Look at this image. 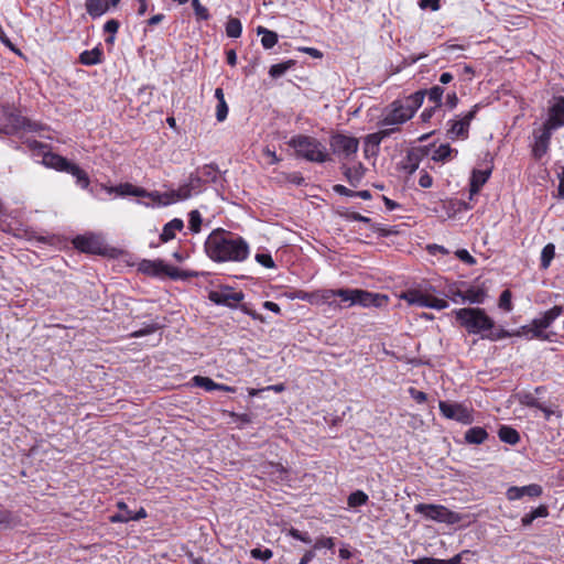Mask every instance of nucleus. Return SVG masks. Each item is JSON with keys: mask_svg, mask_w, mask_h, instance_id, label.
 <instances>
[{"mask_svg": "<svg viewBox=\"0 0 564 564\" xmlns=\"http://www.w3.org/2000/svg\"><path fill=\"white\" fill-rule=\"evenodd\" d=\"M204 248L207 257L215 262H242L249 256L246 240L221 229L208 235Z\"/></svg>", "mask_w": 564, "mask_h": 564, "instance_id": "f257e3e1", "label": "nucleus"}, {"mask_svg": "<svg viewBox=\"0 0 564 564\" xmlns=\"http://www.w3.org/2000/svg\"><path fill=\"white\" fill-rule=\"evenodd\" d=\"M424 91H416L403 99H397L390 104L382 112L379 126H391L398 130V127L410 120L415 111L422 106Z\"/></svg>", "mask_w": 564, "mask_h": 564, "instance_id": "f03ea898", "label": "nucleus"}, {"mask_svg": "<svg viewBox=\"0 0 564 564\" xmlns=\"http://www.w3.org/2000/svg\"><path fill=\"white\" fill-rule=\"evenodd\" d=\"M456 319L469 334H480L482 338L496 340L499 336H494L491 330L495 322L481 308H459L455 312Z\"/></svg>", "mask_w": 564, "mask_h": 564, "instance_id": "7ed1b4c3", "label": "nucleus"}, {"mask_svg": "<svg viewBox=\"0 0 564 564\" xmlns=\"http://www.w3.org/2000/svg\"><path fill=\"white\" fill-rule=\"evenodd\" d=\"M296 155L310 162L324 163L329 160L326 147L316 138L299 134L289 141Z\"/></svg>", "mask_w": 564, "mask_h": 564, "instance_id": "20e7f679", "label": "nucleus"}, {"mask_svg": "<svg viewBox=\"0 0 564 564\" xmlns=\"http://www.w3.org/2000/svg\"><path fill=\"white\" fill-rule=\"evenodd\" d=\"M334 293L341 302L348 303V306L360 305L364 307H380L388 303L387 295L359 289H339L334 290Z\"/></svg>", "mask_w": 564, "mask_h": 564, "instance_id": "39448f33", "label": "nucleus"}, {"mask_svg": "<svg viewBox=\"0 0 564 564\" xmlns=\"http://www.w3.org/2000/svg\"><path fill=\"white\" fill-rule=\"evenodd\" d=\"M200 180L198 177L191 176L186 184L181 185L176 191H167L164 193L153 192L151 199L158 205H171L180 200L189 198L193 192H198Z\"/></svg>", "mask_w": 564, "mask_h": 564, "instance_id": "423d86ee", "label": "nucleus"}, {"mask_svg": "<svg viewBox=\"0 0 564 564\" xmlns=\"http://www.w3.org/2000/svg\"><path fill=\"white\" fill-rule=\"evenodd\" d=\"M414 511L427 520L446 524H455L462 520V516L459 513L454 512L442 505L417 503L414 507Z\"/></svg>", "mask_w": 564, "mask_h": 564, "instance_id": "0eeeda50", "label": "nucleus"}, {"mask_svg": "<svg viewBox=\"0 0 564 564\" xmlns=\"http://www.w3.org/2000/svg\"><path fill=\"white\" fill-rule=\"evenodd\" d=\"M32 130V124L15 110L9 107L0 109V132L13 134L20 130Z\"/></svg>", "mask_w": 564, "mask_h": 564, "instance_id": "6e6552de", "label": "nucleus"}, {"mask_svg": "<svg viewBox=\"0 0 564 564\" xmlns=\"http://www.w3.org/2000/svg\"><path fill=\"white\" fill-rule=\"evenodd\" d=\"M438 409L442 415L448 420H454L464 425H468L474 422L473 409L463 403L440 401Z\"/></svg>", "mask_w": 564, "mask_h": 564, "instance_id": "1a4fd4ad", "label": "nucleus"}, {"mask_svg": "<svg viewBox=\"0 0 564 564\" xmlns=\"http://www.w3.org/2000/svg\"><path fill=\"white\" fill-rule=\"evenodd\" d=\"M401 299L405 300L410 305H416L420 307H430L435 310H444L448 307V302L446 300L416 290H410L402 293Z\"/></svg>", "mask_w": 564, "mask_h": 564, "instance_id": "9d476101", "label": "nucleus"}, {"mask_svg": "<svg viewBox=\"0 0 564 564\" xmlns=\"http://www.w3.org/2000/svg\"><path fill=\"white\" fill-rule=\"evenodd\" d=\"M553 131H555V129L546 122L533 130L534 142L532 144V153L535 159H541L546 154Z\"/></svg>", "mask_w": 564, "mask_h": 564, "instance_id": "9b49d317", "label": "nucleus"}, {"mask_svg": "<svg viewBox=\"0 0 564 564\" xmlns=\"http://www.w3.org/2000/svg\"><path fill=\"white\" fill-rule=\"evenodd\" d=\"M329 144L336 155L348 158L357 152L359 141L354 137L337 133L330 138Z\"/></svg>", "mask_w": 564, "mask_h": 564, "instance_id": "f8f14e48", "label": "nucleus"}, {"mask_svg": "<svg viewBox=\"0 0 564 564\" xmlns=\"http://www.w3.org/2000/svg\"><path fill=\"white\" fill-rule=\"evenodd\" d=\"M208 297L217 305H225L232 308L245 299V295L241 291H235L227 286L209 292Z\"/></svg>", "mask_w": 564, "mask_h": 564, "instance_id": "ddd939ff", "label": "nucleus"}, {"mask_svg": "<svg viewBox=\"0 0 564 564\" xmlns=\"http://www.w3.org/2000/svg\"><path fill=\"white\" fill-rule=\"evenodd\" d=\"M140 270L151 275H169L173 279L178 278V270L165 264L162 260H143L140 263Z\"/></svg>", "mask_w": 564, "mask_h": 564, "instance_id": "4468645a", "label": "nucleus"}, {"mask_svg": "<svg viewBox=\"0 0 564 564\" xmlns=\"http://www.w3.org/2000/svg\"><path fill=\"white\" fill-rule=\"evenodd\" d=\"M73 243L76 249L87 252V253H102L104 251V243L99 236L97 235H83L77 236Z\"/></svg>", "mask_w": 564, "mask_h": 564, "instance_id": "2eb2a0df", "label": "nucleus"}, {"mask_svg": "<svg viewBox=\"0 0 564 564\" xmlns=\"http://www.w3.org/2000/svg\"><path fill=\"white\" fill-rule=\"evenodd\" d=\"M555 130L564 127V97H555L547 110L545 120Z\"/></svg>", "mask_w": 564, "mask_h": 564, "instance_id": "dca6fc26", "label": "nucleus"}, {"mask_svg": "<svg viewBox=\"0 0 564 564\" xmlns=\"http://www.w3.org/2000/svg\"><path fill=\"white\" fill-rule=\"evenodd\" d=\"M478 109L479 105L477 104L463 118L453 121L451 129L448 130L452 138H464L467 135L469 124L475 118Z\"/></svg>", "mask_w": 564, "mask_h": 564, "instance_id": "f3484780", "label": "nucleus"}, {"mask_svg": "<svg viewBox=\"0 0 564 564\" xmlns=\"http://www.w3.org/2000/svg\"><path fill=\"white\" fill-rule=\"evenodd\" d=\"M335 297L334 290L325 289L318 290L312 293H304L300 296L301 300L307 301L313 305H324L328 304L329 306H339L332 299Z\"/></svg>", "mask_w": 564, "mask_h": 564, "instance_id": "a211bd4d", "label": "nucleus"}, {"mask_svg": "<svg viewBox=\"0 0 564 564\" xmlns=\"http://www.w3.org/2000/svg\"><path fill=\"white\" fill-rule=\"evenodd\" d=\"M117 507L118 509H124L126 513L112 514L109 518L111 523H127L131 520L138 521L147 517V511L143 508H140L135 513H132V511L128 509V506L123 501H119Z\"/></svg>", "mask_w": 564, "mask_h": 564, "instance_id": "6ab92c4d", "label": "nucleus"}, {"mask_svg": "<svg viewBox=\"0 0 564 564\" xmlns=\"http://www.w3.org/2000/svg\"><path fill=\"white\" fill-rule=\"evenodd\" d=\"M492 172L491 162H488L482 170H474L470 177V196L477 194L484 184L488 181Z\"/></svg>", "mask_w": 564, "mask_h": 564, "instance_id": "aec40b11", "label": "nucleus"}, {"mask_svg": "<svg viewBox=\"0 0 564 564\" xmlns=\"http://www.w3.org/2000/svg\"><path fill=\"white\" fill-rule=\"evenodd\" d=\"M542 494V488L539 485L531 484L523 487H510L507 490V497L509 500H518L523 496L538 497Z\"/></svg>", "mask_w": 564, "mask_h": 564, "instance_id": "412c9836", "label": "nucleus"}, {"mask_svg": "<svg viewBox=\"0 0 564 564\" xmlns=\"http://www.w3.org/2000/svg\"><path fill=\"white\" fill-rule=\"evenodd\" d=\"M394 131L395 128H386L368 134L365 140L367 151L377 152L382 140L390 137Z\"/></svg>", "mask_w": 564, "mask_h": 564, "instance_id": "4be33fe9", "label": "nucleus"}, {"mask_svg": "<svg viewBox=\"0 0 564 564\" xmlns=\"http://www.w3.org/2000/svg\"><path fill=\"white\" fill-rule=\"evenodd\" d=\"M563 314L562 306H553L549 311L544 312L540 317L534 318V325L538 328L546 329L552 323Z\"/></svg>", "mask_w": 564, "mask_h": 564, "instance_id": "5701e85b", "label": "nucleus"}, {"mask_svg": "<svg viewBox=\"0 0 564 564\" xmlns=\"http://www.w3.org/2000/svg\"><path fill=\"white\" fill-rule=\"evenodd\" d=\"M43 163L45 166L59 172H66V170L69 169L72 164V162H69L66 158L55 153L44 154Z\"/></svg>", "mask_w": 564, "mask_h": 564, "instance_id": "b1692460", "label": "nucleus"}, {"mask_svg": "<svg viewBox=\"0 0 564 564\" xmlns=\"http://www.w3.org/2000/svg\"><path fill=\"white\" fill-rule=\"evenodd\" d=\"M184 227V223L180 218H174L171 221L166 223L163 227V230L160 235V240L162 242H167L175 238L177 231H181Z\"/></svg>", "mask_w": 564, "mask_h": 564, "instance_id": "393cba45", "label": "nucleus"}, {"mask_svg": "<svg viewBox=\"0 0 564 564\" xmlns=\"http://www.w3.org/2000/svg\"><path fill=\"white\" fill-rule=\"evenodd\" d=\"M85 6L88 14L93 18L102 15L109 8L106 0H86Z\"/></svg>", "mask_w": 564, "mask_h": 564, "instance_id": "a878e982", "label": "nucleus"}, {"mask_svg": "<svg viewBox=\"0 0 564 564\" xmlns=\"http://www.w3.org/2000/svg\"><path fill=\"white\" fill-rule=\"evenodd\" d=\"M488 437V433L482 427H471L465 433V441L469 444H481Z\"/></svg>", "mask_w": 564, "mask_h": 564, "instance_id": "bb28decb", "label": "nucleus"}, {"mask_svg": "<svg viewBox=\"0 0 564 564\" xmlns=\"http://www.w3.org/2000/svg\"><path fill=\"white\" fill-rule=\"evenodd\" d=\"M366 169L361 163L349 167L345 171V175L351 186H357L365 175Z\"/></svg>", "mask_w": 564, "mask_h": 564, "instance_id": "cd10ccee", "label": "nucleus"}, {"mask_svg": "<svg viewBox=\"0 0 564 564\" xmlns=\"http://www.w3.org/2000/svg\"><path fill=\"white\" fill-rule=\"evenodd\" d=\"M257 33L262 35L261 44L264 48H272L278 43V34L263 26H258Z\"/></svg>", "mask_w": 564, "mask_h": 564, "instance_id": "c85d7f7f", "label": "nucleus"}, {"mask_svg": "<svg viewBox=\"0 0 564 564\" xmlns=\"http://www.w3.org/2000/svg\"><path fill=\"white\" fill-rule=\"evenodd\" d=\"M498 435L502 442L510 445H514L520 441L519 433L514 429L507 425H502L499 429Z\"/></svg>", "mask_w": 564, "mask_h": 564, "instance_id": "c756f323", "label": "nucleus"}, {"mask_svg": "<svg viewBox=\"0 0 564 564\" xmlns=\"http://www.w3.org/2000/svg\"><path fill=\"white\" fill-rule=\"evenodd\" d=\"M66 173L72 174L76 178L77 184L82 188L88 187L89 177H88L87 173L84 170H82L78 165L72 163L69 169L66 170Z\"/></svg>", "mask_w": 564, "mask_h": 564, "instance_id": "7c9ffc66", "label": "nucleus"}, {"mask_svg": "<svg viewBox=\"0 0 564 564\" xmlns=\"http://www.w3.org/2000/svg\"><path fill=\"white\" fill-rule=\"evenodd\" d=\"M101 51L99 48H94L90 51H84L80 56V63L84 65H96L101 62Z\"/></svg>", "mask_w": 564, "mask_h": 564, "instance_id": "2f4dec72", "label": "nucleus"}, {"mask_svg": "<svg viewBox=\"0 0 564 564\" xmlns=\"http://www.w3.org/2000/svg\"><path fill=\"white\" fill-rule=\"evenodd\" d=\"M549 510L545 506H539L531 512L523 516L521 522L524 527H529L535 519L547 517Z\"/></svg>", "mask_w": 564, "mask_h": 564, "instance_id": "473e14b6", "label": "nucleus"}, {"mask_svg": "<svg viewBox=\"0 0 564 564\" xmlns=\"http://www.w3.org/2000/svg\"><path fill=\"white\" fill-rule=\"evenodd\" d=\"M453 149L448 144H441L432 153V160L435 162H445L451 159Z\"/></svg>", "mask_w": 564, "mask_h": 564, "instance_id": "72a5a7b5", "label": "nucleus"}, {"mask_svg": "<svg viewBox=\"0 0 564 564\" xmlns=\"http://www.w3.org/2000/svg\"><path fill=\"white\" fill-rule=\"evenodd\" d=\"M242 25L239 19L230 18L226 24V34L228 37L237 39L241 35Z\"/></svg>", "mask_w": 564, "mask_h": 564, "instance_id": "f704fd0d", "label": "nucleus"}, {"mask_svg": "<svg viewBox=\"0 0 564 564\" xmlns=\"http://www.w3.org/2000/svg\"><path fill=\"white\" fill-rule=\"evenodd\" d=\"M555 257V246L553 243H547L544 246L541 252V268L547 269Z\"/></svg>", "mask_w": 564, "mask_h": 564, "instance_id": "c9c22d12", "label": "nucleus"}, {"mask_svg": "<svg viewBox=\"0 0 564 564\" xmlns=\"http://www.w3.org/2000/svg\"><path fill=\"white\" fill-rule=\"evenodd\" d=\"M192 381L194 386L203 388L206 391H214L216 388H219L218 383L208 377L195 376Z\"/></svg>", "mask_w": 564, "mask_h": 564, "instance_id": "e433bc0d", "label": "nucleus"}, {"mask_svg": "<svg viewBox=\"0 0 564 564\" xmlns=\"http://www.w3.org/2000/svg\"><path fill=\"white\" fill-rule=\"evenodd\" d=\"M294 65L293 61H286L283 63L274 64L270 67L269 74L273 78L281 77Z\"/></svg>", "mask_w": 564, "mask_h": 564, "instance_id": "4c0bfd02", "label": "nucleus"}, {"mask_svg": "<svg viewBox=\"0 0 564 564\" xmlns=\"http://www.w3.org/2000/svg\"><path fill=\"white\" fill-rule=\"evenodd\" d=\"M188 227H189V230L193 232V234H197L200 231V226H202V215L198 210H192L189 214H188Z\"/></svg>", "mask_w": 564, "mask_h": 564, "instance_id": "58836bf2", "label": "nucleus"}, {"mask_svg": "<svg viewBox=\"0 0 564 564\" xmlns=\"http://www.w3.org/2000/svg\"><path fill=\"white\" fill-rule=\"evenodd\" d=\"M367 501L368 496L361 490H357L348 497V506L352 508L364 506Z\"/></svg>", "mask_w": 564, "mask_h": 564, "instance_id": "ea45409f", "label": "nucleus"}, {"mask_svg": "<svg viewBox=\"0 0 564 564\" xmlns=\"http://www.w3.org/2000/svg\"><path fill=\"white\" fill-rule=\"evenodd\" d=\"M444 94V89L440 86L432 87L429 93V100L434 104V108L441 107L442 97Z\"/></svg>", "mask_w": 564, "mask_h": 564, "instance_id": "a19ab883", "label": "nucleus"}, {"mask_svg": "<svg viewBox=\"0 0 564 564\" xmlns=\"http://www.w3.org/2000/svg\"><path fill=\"white\" fill-rule=\"evenodd\" d=\"M485 293L480 290H468L463 296L464 301L473 304H480L484 302Z\"/></svg>", "mask_w": 564, "mask_h": 564, "instance_id": "79ce46f5", "label": "nucleus"}, {"mask_svg": "<svg viewBox=\"0 0 564 564\" xmlns=\"http://www.w3.org/2000/svg\"><path fill=\"white\" fill-rule=\"evenodd\" d=\"M250 555L252 558L254 560H259V561H268L272 557L273 553L270 549H252L250 551Z\"/></svg>", "mask_w": 564, "mask_h": 564, "instance_id": "37998d69", "label": "nucleus"}, {"mask_svg": "<svg viewBox=\"0 0 564 564\" xmlns=\"http://www.w3.org/2000/svg\"><path fill=\"white\" fill-rule=\"evenodd\" d=\"M192 7L194 9L195 15L199 20H208L209 12L206 7H204L199 0H192Z\"/></svg>", "mask_w": 564, "mask_h": 564, "instance_id": "c03bdc74", "label": "nucleus"}, {"mask_svg": "<svg viewBox=\"0 0 564 564\" xmlns=\"http://www.w3.org/2000/svg\"><path fill=\"white\" fill-rule=\"evenodd\" d=\"M118 29H119V23L116 20H109L105 23L104 30H105V32L110 34V36L106 40L107 43H113L115 34L117 33Z\"/></svg>", "mask_w": 564, "mask_h": 564, "instance_id": "a18cd8bd", "label": "nucleus"}, {"mask_svg": "<svg viewBox=\"0 0 564 564\" xmlns=\"http://www.w3.org/2000/svg\"><path fill=\"white\" fill-rule=\"evenodd\" d=\"M134 185L130 183L120 184L116 187H109L108 192L112 193L116 192L117 194L124 196V195H132V192H134Z\"/></svg>", "mask_w": 564, "mask_h": 564, "instance_id": "49530a36", "label": "nucleus"}, {"mask_svg": "<svg viewBox=\"0 0 564 564\" xmlns=\"http://www.w3.org/2000/svg\"><path fill=\"white\" fill-rule=\"evenodd\" d=\"M525 329L527 334H531V338H539V339H547V335L544 334V330L542 328H538L534 325V321L529 326L523 327Z\"/></svg>", "mask_w": 564, "mask_h": 564, "instance_id": "de8ad7c7", "label": "nucleus"}, {"mask_svg": "<svg viewBox=\"0 0 564 564\" xmlns=\"http://www.w3.org/2000/svg\"><path fill=\"white\" fill-rule=\"evenodd\" d=\"M256 261L268 269H273L275 267V263L269 253H257L256 254Z\"/></svg>", "mask_w": 564, "mask_h": 564, "instance_id": "09e8293b", "label": "nucleus"}, {"mask_svg": "<svg viewBox=\"0 0 564 564\" xmlns=\"http://www.w3.org/2000/svg\"><path fill=\"white\" fill-rule=\"evenodd\" d=\"M499 307L503 308L507 312L512 310L511 304V292L509 290H505L499 299Z\"/></svg>", "mask_w": 564, "mask_h": 564, "instance_id": "8fccbe9b", "label": "nucleus"}, {"mask_svg": "<svg viewBox=\"0 0 564 564\" xmlns=\"http://www.w3.org/2000/svg\"><path fill=\"white\" fill-rule=\"evenodd\" d=\"M228 116V106L226 100H221V102L217 104L216 107V118L219 122H223Z\"/></svg>", "mask_w": 564, "mask_h": 564, "instance_id": "3c124183", "label": "nucleus"}, {"mask_svg": "<svg viewBox=\"0 0 564 564\" xmlns=\"http://www.w3.org/2000/svg\"><path fill=\"white\" fill-rule=\"evenodd\" d=\"M440 2H441V0H420L419 7L422 10L431 9L432 11H437L441 8Z\"/></svg>", "mask_w": 564, "mask_h": 564, "instance_id": "603ef678", "label": "nucleus"}, {"mask_svg": "<svg viewBox=\"0 0 564 564\" xmlns=\"http://www.w3.org/2000/svg\"><path fill=\"white\" fill-rule=\"evenodd\" d=\"M417 167V156L414 154H409L406 158V163L404 164V169L408 170L409 173H413Z\"/></svg>", "mask_w": 564, "mask_h": 564, "instance_id": "864d4df0", "label": "nucleus"}, {"mask_svg": "<svg viewBox=\"0 0 564 564\" xmlns=\"http://www.w3.org/2000/svg\"><path fill=\"white\" fill-rule=\"evenodd\" d=\"M289 535H291L292 538H294L296 540H300V541H302L304 543H307V544L312 542V540H311V538L308 536L307 533H302L299 530L293 529V528L290 529Z\"/></svg>", "mask_w": 564, "mask_h": 564, "instance_id": "5fc2aeb1", "label": "nucleus"}, {"mask_svg": "<svg viewBox=\"0 0 564 564\" xmlns=\"http://www.w3.org/2000/svg\"><path fill=\"white\" fill-rule=\"evenodd\" d=\"M432 184H433L432 176L427 172L422 171L420 178H419V185L423 188H429L432 186Z\"/></svg>", "mask_w": 564, "mask_h": 564, "instance_id": "6e6d98bb", "label": "nucleus"}, {"mask_svg": "<svg viewBox=\"0 0 564 564\" xmlns=\"http://www.w3.org/2000/svg\"><path fill=\"white\" fill-rule=\"evenodd\" d=\"M334 540L332 538H322V539H318L316 542H315V545L314 547L315 549H333L334 547Z\"/></svg>", "mask_w": 564, "mask_h": 564, "instance_id": "4d7b16f0", "label": "nucleus"}, {"mask_svg": "<svg viewBox=\"0 0 564 564\" xmlns=\"http://www.w3.org/2000/svg\"><path fill=\"white\" fill-rule=\"evenodd\" d=\"M0 41L9 47L12 52L20 54V51L13 45V43L10 41V39L4 33L2 26L0 25Z\"/></svg>", "mask_w": 564, "mask_h": 564, "instance_id": "13d9d810", "label": "nucleus"}, {"mask_svg": "<svg viewBox=\"0 0 564 564\" xmlns=\"http://www.w3.org/2000/svg\"><path fill=\"white\" fill-rule=\"evenodd\" d=\"M410 395L417 402V403H424L427 399L426 393L423 391H419L414 388L409 389Z\"/></svg>", "mask_w": 564, "mask_h": 564, "instance_id": "bf43d9fd", "label": "nucleus"}, {"mask_svg": "<svg viewBox=\"0 0 564 564\" xmlns=\"http://www.w3.org/2000/svg\"><path fill=\"white\" fill-rule=\"evenodd\" d=\"M413 564H447L445 560L433 557H421L413 561Z\"/></svg>", "mask_w": 564, "mask_h": 564, "instance_id": "052dcab7", "label": "nucleus"}, {"mask_svg": "<svg viewBox=\"0 0 564 564\" xmlns=\"http://www.w3.org/2000/svg\"><path fill=\"white\" fill-rule=\"evenodd\" d=\"M456 256L464 261L465 263L473 264L475 263V259L466 249H459L456 251Z\"/></svg>", "mask_w": 564, "mask_h": 564, "instance_id": "680f3d73", "label": "nucleus"}, {"mask_svg": "<svg viewBox=\"0 0 564 564\" xmlns=\"http://www.w3.org/2000/svg\"><path fill=\"white\" fill-rule=\"evenodd\" d=\"M263 155L268 159L269 164H276L280 162V158L276 155L275 151H272L269 148L263 150Z\"/></svg>", "mask_w": 564, "mask_h": 564, "instance_id": "e2e57ef3", "label": "nucleus"}, {"mask_svg": "<svg viewBox=\"0 0 564 564\" xmlns=\"http://www.w3.org/2000/svg\"><path fill=\"white\" fill-rule=\"evenodd\" d=\"M528 404L530 406H535V408L540 409L543 412V414H544L546 420H549L551 417V415L555 414V412L553 410H551V409H549L546 406H543L542 404L538 403L534 400L532 402L528 403Z\"/></svg>", "mask_w": 564, "mask_h": 564, "instance_id": "0e129e2a", "label": "nucleus"}, {"mask_svg": "<svg viewBox=\"0 0 564 564\" xmlns=\"http://www.w3.org/2000/svg\"><path fill=\"white\" fill-rule=\"evenodd\" d=\"M156 327L154 325H148L145 326L144 328H141L139 330H135L131 334V337H141V336H145L148 334H151L153 332H155Z\"/></svg>", "mask_w": 564, "mask_h": 564, "instance_id": "69168bd1", "label": "nucleus"}, {"mask_svg": "<svg viewBox=\"0 0 564 564\" xmlns=\"http://www.w3.org/2000/svg\"><path fill=\"white\" fill-rule=\"evenodd\" d=\"M347 218L354 221H362L366 224H369L371 221L369 217L362 216L358 213H351L347 216Z\"/></svg>", "mask_w": 564, "mask_h": 564, "instance_id": "338daca9", "label": "nucleus"}, {"mask_svg": "<svg viewBox=\"0 0 564 564\" xmlns=\"http://www.w3.org/2000/svg\"><path fill=\"white\" fill-rule=\"evenodd\" d=\"M446 104L449 106V108H455L458 104V98L456 93L448 94L446 97Z\"/></svg>", "mask_w": 564, "mask_h": 564, "instance_id": "774afa93", "label": "nucleus"}]
</instances>
